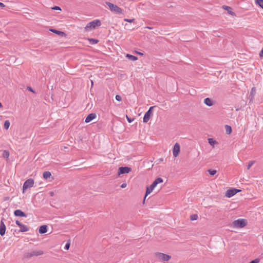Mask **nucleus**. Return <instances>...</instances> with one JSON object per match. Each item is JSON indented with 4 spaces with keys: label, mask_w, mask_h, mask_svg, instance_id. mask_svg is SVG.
<instances>
[{
    "label": "nucleus",
    "mask_w": 263,
    "mask_h": 263,
    "mask_svg": "<svg viewBox=\"0 0 263 263\" xmlns=\"http://www.w3.org/2000/svg\"><path fill=\"white\" fill-rule=\"evenodd\" d=\"M105 4L108 7L109 10L116 14H122L123 10L118 7L117 5L111 3L109 2H106Z\"/></svg>",
    "instance_id": "obj_1"
},
{
    "label": "nucleus",
    "mask_w": 263,
    "mask_h": 263,
    "mask_svg": "<svg viewBox=\"0 0 263 263\" xmlns=\"http://www.w3.org/2000/svg\"><path fill=\"white\" fill-rule=\"evenodd\" d=\"M101 25V23L100 20H96L88 24L85 27V30L86 31H89L96 28L97 26H100Z\"/></svg>",
    "instance_id": "obj_2"
},
{
    "label": "nucleus",
    "mask_w": 263,
    "mask_h": 263,
    "mask_svg": "<svg viewBox=\"0 0 263 263\" xmlns=\"http://www.w3.org/2000/svg\"><path fill=\"white\" fill-rule=\"evenodd\" d=\"M44 253L42 250H32L25 254V258H30L33 256H38L43 255Z\"/></svg>",
    "instance_id": "obj_3"
},
{
    "label": "nucleus",
    "mask_w": 263,
    "mask_h": 263,
    "mask_svg": "<svg viewBox=\"0 0 263 263\" xmlns=\"http://www.w3.org/2000/svg\"><path fill=\"white\" fill-rule=\"evenodd\" d=\"M155 256L158 260L162 261H168L171 258L170 255L160 252L156 253L155 254Z\"/></svg>",
    "instance_id": "obj_4"
},
{
    "label": "nucleus",
    "mask_w": 263,
    "mask_h": 263,
    "mask_svg": "<svg viewBox=\"0 0 263 263\" xmlns=\"http://www.w3.org/2000/svg\"><path fill=\"white\" fill-rule=\"evenodd\" d=\"M247 222L245 219H238L233 222V226L235 228H242L247 226Z\"/></svg>",
    "instance_id": "obj_5"
},
{
    "label": "nucleus",
    "mask_w": 263,
    "mask_h": 263,
    "mask_svg": "<svg viewBox=\"0 0 263 263\" xmlns=\"http://www.w3.org/2000/svg\"><path fill=\"white\" fill-rule=\"evenodd\" d=\"M240 191V190L236 189H229L226 193V196L229 198L231 197Z\"/></svg>",
    "instance_id": "obj_6"
},
{
    "label": "nucleus",
    "mask_w": 263,
    "mask_h": 263,
    "mask_svg": "<svg viewBox=\"0 0 263 263\" xmlns=\"http://www.w3.org/2000/svg\"><path fill=\"white\" fill-rule=\"evenodd\" d=\"M154 108V106L150 107L148 110L145 113L143 119V121L144 123H147L149 121L152 114V110Z\"/></svg>",
    "instance_id": "obj_7"
},
{
    "label": "nucleus",
    "mask_w": 263,
    "mask_h": 263,
    "mask_svg": "<svg viewBox=\"0 0 263 263\" xmlns=\"http://www.w3.org/2000/svg\"><path fill=\"white\" fill-rule=\"evenodd\" d=\"M34 184V180L32 179H27L23 184V190H25L28 188H30L33 186Z\"/></svg>",
    "instance_id": "obj_8"
},
{
    "label": "nucleus",
    "mask_w": 263,
    "mask_h": 263,
    "mask_svg": "<svg viewBox=\"0 0 263 263\" xmlns=\"http://www.w3.org/2000/svg\"><path fill=\"white\" fill-rule=\"evenodd\" d=\"M132 169L130 167L127 166H122L120 167L118 171V175H120L121 174H124L125 173H128L131 171Z\"/></svg>",
    "instance_id": "obj_9"
},
{
    "label": "nucleus",
    "mask_w": 263,
    "mask_h": 263,
    "mask_svg": "<svg viewBox=\"0 0 263 263\" xmlns=\"http://www.w3.org/2000/svg\"><path fill=\"white\" fill-rule=\"evenodd\" d=\"M4 218H2L1 221V224H0V235L1 236H3L5 234L6 231V226L4 223Z\"/></svg>",
    "instance_id": "obj_10"
},
{
    "label": "nucleus",
    "mask_w": 263,
    "mask_h": 263,
    "mask_svg": "<svg viewBox=\"0 0 263 263\" xmlns=\"http://www.w3.org/2000/svg\"><path fill=\"white\" fill-rule=\"evenodd\" d=\"M180 152V145L178 143H175L173 149V154L175 157H176Z\"/></svg>",
    "instance_id": "obj_11"
},
{
    "label": "nucleus",
    "mask_w": 263,
    "mask_h": 263,
    "mask_svg": "<svg viewBox=\"0 0 263 263\" xmlns=\"http://www.w3.org/2000/svg\"><path fill=\"white\" fill-rule=\"evenodd\" d=\"M96 117V115L95 113L89 114L85 119V122L89 123Z\"/></svg>",
    "instance_id": "obj_12"
},
{
    "label": "nucleus",
    "mask_w": 263,
    "mask_h": 263,
    "mask_svg": "<svg viewBox=\"0 0 263 263\" xmlns=\"http://www.w3.org/2000/svg\"><path fill=\"white\" fill-rule=\"evenodd\" d=\"M14 214L16 216H19V217H27V215L22 211L21 210H16L14 212Z\"/></svg>",
    "instance_id": "obj_13"
},
{
    "label": "nucleus",
    "mask_w": 263,
    "mask_h": 263,
    "mask_svg": "<svg viewBox=\"0 0 263 263\" xmlns=\"http://www.w3.org/2000/svg\"><path fill=\"white\" fill-rule=\"evenodd\" d=\"M47 231V226L46 225H43L39 228V232L42 234L46 233Z\"/></svg>",
    "instance_id": "obj_14"
},
{
    "label": "nucleus",
    "mask_w": 263,
    "mask_h": 263,
    "mask_svg": "<svg viewBox=\"0 0 263 263\" xmlns=\"http://www.w3.org/2000/svg\"><path fill=\"white\" fill-rule=\"evenodd\" d=\"M155 187L154 186H153L152 184L149 186L147 187L144 199H145L146 196H147L148 194L152 192L153 190Z\"/></svg>",
    "instance_id": "obj_15"
},
{
    "label": "nucleus",
    "mask_w": 263,
    "mask_h": 263,
    "mask_svg": "<svg viewBox=\"0 0 263 263\" xmlns=\"http://www.w3.org/2000/svg\"><path fill=\"white\" fill-rule=\"evenodd\" d=\"M163 180L161 178H160V177L157 178L152 183L153 186H154L155 187H156L158 184L162 183V182H163Z\"/></svg>",
    "instance_id": "obj_16"
},
{
    "label": "nucleus",
    "mask_w": 263,
    "mask_h": 263,
    "mask_svg": "<svg viewBox=\"0 0 263 263\" xmlns=\"http://www.w3.org/2000/svg\"><path fill=\"white\" fill-rule=\"evenodd\" d=\"M204 103L208 106H211L213 105V102L212 100L209 98L204 99Z\"/></svg>",
    "instance_id": "obj_17"
},
{
    "label": "nucleus",
    "mask_w": 263,
    "mask_h": 263,
    "mask_svg": "<svg viewBox=\"0 0 263 263\" xmlns=\"http://www.w3.org/2000/svg\"><path fill=\"white\" fill-rule=\"evenodd\" d=\"M29 230V228H28L27 226H26V225H24V224H22L20 227V232H27Z\"/></svg>",
    "instance_id": "obj_18"
},
{
    "label": "nucleus",
    "mask_w": 263,
    "mask_h": 263,
    "mask_svg": "<svg viewBox=\"0 0 263 263\" xmlns=\"http://www.w3.org/2000/svg\"><path fill=\"white\" fill-rule=\"evenodd\" d=\"M223 8L224 9L227 10L230 14L232 15H235V13L231 11V8L230 7L224 5L223 6Z\"/></svg>",
    "instance_id": "obj_19"
},
{
    "label": "nucleus",
    "mask_w": 263,
    "mask_h": 263,
    "mask_svg": "<svg viewBox=\"0 0 263 263\" xmlns=\"http://www.w3.org/2000/svg\"><path fill=\"white\" fill-rule=\"evenodd\" d=\"M51 175V174L49 171H46L43 173V177L44 179H47L50 177Z\"/></svg>",
    "instance_id": "obj_20"
},
{
    "label": "nucleus",
    "mask_w": 263,
    "mask_h": 263,
    "mask_svg": "<svg viewBox=\"0 0 263 263\" xmlns=\"http://www.w3.org/2000/svg\"><path fill=\"white\" fill-rule=\"evenodd\" d=\"M225 129L226 131V133L228 135L230 134L232 132L231 127L228 125H225Z\"/></svg>",
    "instance_id": "obj_21"
},
{
    "label": "nucleus",
    "mask_w": 263,
    "mask_h": 263,
    "mask_svg": "<svg viewBox=\"0 0 263 263\" xmlns=\"http://www.w3.org/2000/svg\"><path fill=\"white\" fill-rule=\"evenodd\" d=\"M126 57H127L128 59L133 61L137 60L138 59L137 57L129 54H127Z\"/></svg>",
    "instance_id": "obj_22"
},
{
    "label": "nucleus",
    "mask_w": 263,
    "mask_h": 263,
    "mask_svg": "<svg viewBox=\"0 0 263 263\" xmlns=\"http://www.w3.org/2000/svg\"><path fill=\"white\" fill-rule=\"evenodd\" d=\"M255 93H256V89L255 87H253L251 89V90L250 92V96L251 97V99H252L253 98Z\"/></svg>",
    "instance_id": "obj_23"
},
{
    "label": "nucleus",
    "mask_w": 263,
    "mask_h": 263,
    "mask_svg": "<svg viewBox=\"0 0 263 263\" xmlns=\"http://www.w3.org/2000/svg\"><path fill=\"white\" fill-rule=\"evenodd\" d=\"M88 40H89L90 44H91L92 45L96 44L98 43L99 42V40H98L97 39H89Z\"/></svg>",
    "instance_id": "obj_24"
},
{
    "label": "nucleus",
    "mask_w": 263,
    "mask_h": 263,
    "mask_svg": "<svg viewBox=\"0 0 263 263\" xmlns=\"http://www.w3.org/2000/svg\"><path fill=\"white\" fill-rule=\"evenodd\" d=\"M10 123L9 120H6L4 122V128L8 129L10 126Z\"/></svg>",
    "instance_id": "obj_25"
},
{
    "label": "nucleus",
    "mask_w": 263,
    "mask_h": 263,
    "mask_svg": "<svg viewBox=\"0 0 263 263\" xmlns=\"http://www.w3.org/2000/svg\"><path fill=\"white\" fill-rule=\"evenodd\" d=\"M208 142L211 145L214 146V145L216 143V142L213 138H209Z\"/></svg>",
    "instance_id": "obj_26"
},
{
    "label": "nucleus",
    "mask_w": 263,
    "mask_h": 263,
    "mask_svg": "<svg viewBox=\"0 0 263 263\" xmlns=\"http://www.w3.org/2000/svg\"><path fill=\"white\" fill-rule=\"evenodd\" d=\"M256 4L263 9V0H256Z\"/></svg>",
    "instance_id": "obj_27"
},
{
    "label": "nucleus",
    "mask_w": 263,
    "mask_h": 263,
    "mask_svg": "<svg viewBox=\"0 0 263 263\" xmlns=\"http://www.w3.org/2000/svg\"><path fill=\"white\" fill-rule=\"evenodd\" d=\"M3 156L4 158H6L8 159L9 158V152L8 151H6V150L4 151L3 152Z\"/></svg>",
    "instance_id": "obj_28"
},
{
    "label": "nucleus",
    "mask_w": 263,
    "mask_h": 263,
    "mask_svg": "<svg viewBox=\"0 0 263 263\" xmlns=\"http://www.w3.org/2000/svg\"><path fill=\"white\" fill-rule=\"evenodd\" d=\"M198 215L197 214H193L190 216L191 220H196L198 219Z\"/></svg>",
    "instance_id": "obj_29"
},
{
    "label": "nucleus",
    "mask_w": 263,
    "mask_h": 263,
    "mask_svg": "<svg viewBox=\"0 0 263 263\" xmlns=\"http://www.w3.org/2000/svg\"><path fill=\"white\" fill-rule=\"evenodd\" d=\"M208 171L209 173L212 176H213L215 174H216V173L217 172V171L214 170H209Z\"/></svg>",
    "instance_id": "obj_30"
},
{
    "label": "nucleus",
    "mask_w": 263,
    "mask_h": 263,
    "mask_svg": "<svg viewBox=\"0 0 263 263\" xmlns=\"http://www.w3.org/2000/svg\"><path fill=\"white\" fill-rule=\"evenodd\" d=\"M51 31L56 33V34H63L64 32H62V31H59V30H55V29H50V30Z\"/></svg>",
    "instance_id": "obj_31"
},
{
    "label": "nucleus",
    "mask_w": 263,
    "mask_h": 263,
    "mask_svg": "<svg viewBox=\"0 0 263 263\" xmlns=\"http://www.w3.org/2000/svg\"><path fill=\"white\" fill-rule=\"evenodd\" d=\"M254 161H250L247 165V170H249L250 167L254 164Z\"/></svg>",
    "instance_id": "obj_32"
},
{
    "label": "nucleus",
    "mask_w": 263,
    "mask_h": 263,
    "mask_svg": "<svg viewBox=\"0 0 263 263\" xmlns=\"http://www.w3.org/2000/svg\"><path fill=\"white\" fill-rule=\"evenodd\" d=\"M260 261V259L257 258L251 261L249 263H259Z\"/></svg>",
    "instance_id": "obj_33"
},
{
    "label": "nucleus",
    "mask_w": 263,
    "mask_h": 263,
    "mask_svg": "<svg viewBox=\"0 0 263 263\" xmlns=\"http://www.w3.org/2000/svg\"><path fill=\"white\" fill-rule=\"evenodd\" d=\"M115 98H116V100H117L118 101H121L122 100L121 97L118 95L116 96Z\"/></svg>",
    "instance_id": "obj_34"
},
{
    "label": "nucleus",
    "mask_w": 263,
    "mask_h": 263,
    "mask_svg": "<svg viewBox=\"0 0 263 263\" xmlns=\"http://www.w3.org/2000/svg\"><path fill=\"white\" fill-rule=\"evenodd\" d=\"M124 21L129 22V23H132L135 21V19H128V18H125Z\"/></svg>",
    "instance_id": "obj_35"
},
{
    "label": "nucleus",
    "mask_w": 263,
    "mask_h": 263,
    "mask_svg": "<svg viewBox=\"0 0 263 263\" xmlns=\"http://www.w3.org/2000/svg\"><path fill=\"white\" fill-rule=\"evenodd\" d=\"M70 247V242H67L65 246V249L68 250Z\"/></svg>",
    "instance_id": "obj_36"
},
{
    "label": "nucleus",
    "mask_w": 263,
    "mask_h": 263,
    "mask_svg": "<svg viewBox=\"0 0 263 263\" xmlns=\"http://www.w3.org/2000/svg\"><path fill=\"white\" fill-rule=\"evenodd\" d=\"M126 119L129 123H132L134 121V119H131L128 117V116H126Z\"/></svg>",
    "instance_id": "obj_37"
},
{
    "label": "nucleus",
    "mask_w": 263,
    "mask_h": 263,
    "mask_svg": "<svg viewBox=\"0 0 263 263\" xmlns=\"http://www.w3.org/2000/svg\"><path fill=\"white\" fill-rule=\"evenodd\" d=\"M27 89L32 92L33 93H35V91L32 89V88L30 86H27Z\"/></svg>",
    "instance_id": "obj_38"
},
{
    "label": "nucleus",
    "mask_w": 263,
    "mask_h": 263,
    "mask_svg": "<svg viewBox=\"0 0 263 263\" xmlns=\"http://www.w3.org/2000/svg\"><path fill=\"white\" fill-rule=\"evenodd\" d=\"M5 7V4H3V3L0 2V8H1L2 9H3Z\"/></svg>",
    "instance_id": "obj_39"
},
{
    "label": "nucleus",
    "mask_w": 263,
    "mask_h": 263,
    "mask_svg": "<svg viewBox=\"0 0 263 263\" xmlns=\"http://www.w3.org/2000/svg\"><path fill=\"white\" fill-rule=\"evenodd\" d=\"M52 9H53V10H61V8L59 7H58V6H54Z\"/></svg>",
    "instance_id": "obj_40"
},
{
    "label": "nucleus",
    "mask_w": 263,
    "mask_h": 263,
    "mask_svg": "<svg viewBox=\"0 0 263 263\" xmlns=\"http://www.w3.org/2000/svg\"><path fill=\"white\" fill-rule=\"evenodd\" d=\"M126 186H127V184H126V183H122V184H121V187L122 188H125V187H126Z\"/></svg>",
    "instance_id": "obj_41"
},
{
    "label": "nucleus",
    "mask_w": 263,
    "mask_h": 263,
    "mask_svg": "<svg viewBox=\"0 0 263 263\" xmlns=\"http://www.w3.org/2000/svg\"><path fill=\"white\" fill-rule=\"evenodd\" d=\"M16 224L19 226L20 227H21V226L22 224V223H21L18 220H16V222H15Z\"/></svg>",
    "instance_id": "obj_42"
},
{
    "label": "nucleus",
    "mask_w": 263,
    "mask_h": 263,
    "mask_svg": "<svg viewBox=\"0 0 263 263\" xmlns=\"http://www.w3.org/2000/svg\"><path fill=\"white\" fill-rule=\"evenodd\" d=\"M259 55L261 57H263V48L261 49V50L259 53Z\"/></svg>",
    "instance_id": "obj_43"
},
{
    "label": "nucleus",
    "mask_w": 263,
    "mask_h": 263,
    "mask_svg": "<svg viewBox=\"0 0 263 263\" xmlns=\"http://www.w3.org/2000/svg\"><path fill=\"white\" fill-rule=\"evenodd\" d=\"M146 28H147V29H153V28H152V27H149V26H147V27H146Z\"/></svg>",
    "instance_id": "obj_44"
},
{
    "label": "nucleus",
    "mask_w": 263,
    "mask_h": 263,
    "mask_svg": "<svg viewBox=\"0 0 263 263\" xmlns=\"http://www.w3.org/2000/svg\"><path fill=\"white\" fill-rule=\"evenodd\" d=\"M2 106H2V103L0 102V108L2 107Z\"/></svg>",
    "instance_id": "obj_45"
},
{
    "label": "nucleus",
    "mask_w": 263,
    "mask_h": 263,
    "mask_svg": "<svg viewBox=\"0 0 263 263\" xmlns=\"http://www.w3.org/2000/svg\"><path fill=\"white\" fill-rule=\"evenodd\" d=\"M138 54H141V55H142V54H143V53H141V52H138Z\"/></svg>",
    "instance_id": "obj_46"
}]
</instances>
